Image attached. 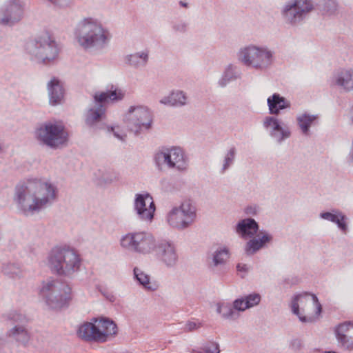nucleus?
<instances>
[{"label":"nucleus","instance_id":"f257e3e1","mask_svg":"<svg viewBox=\"0 0 353 353\" xmlns=\"http://www.w3.org/2000/svg\"><path fill=\"white\" fill-rule=\"evenodd\" d=\"M58 190L52 183L40 179H32L15 188L14 201L26 216L39 213L57 199Z\"/></svg>","mask_w":353,"mask_h":353},{"label":"nucleus","instance_id":"f03ea898","mask_svg":"<svg viewBox=\"0 0 353 353\" xmlns=\"http://www.w3.org/2000/svg\"><path fill=\"white\" fill-rule=\"evenodd\" d=\"M48 263L57 274L72 277L80 270L81 259L74 248L66 245L56 246L49 252Z\"/></svg>","mask_w":353,"mask_h":353},{"label":"nucleus","instance_id":"7ed1b4c3","mask_svg":"<svg viewBox=\"0 0 353 353\" xmlns=\"http://www.w3.org/2000/svg\"><path fill=\"white\" fill-rule=\"evenodd\" d=\"M75 36L84 49H101L106 46L110 37L108 30L98 20L90 17L85 18L78 23Z\"/></svg>","mask_w":353,"mask_h":353},{"label":"nucleus","instance_id":"20e7f679","mask_svg":"<svg viewBox=\"0 0 353 353\" xmlns=\"http://www.w3.org/2000/svg\"><path fill=\"white\" fill-rule=\"evenodd\" d=\"M259 228V224L251 218L239 221L235 227V231L240 237L244 239H251L245 245V252L248 256L253 255L265 248L273 239L272 235L267 232H261L257 237H254Z\"/></svg>","mask_w":353,"mask_h":353},{"label":"nucleus","instance_id":"39448f33","mask_svg":"<svg viewBox=\"0 0 353 353\" xmlns=\"http://www.w3.org/2000/svg\"><path fill=\"white\" fill-rule=\"evenodd\" d=\"M40 294L46 304L54 310L61 309L67 305L72 298L70 286L58 279L43 282Z\"/></svg>","mask_w":353,"mask_h":353},{"label":"nucleus","instance_id":"423d86ee","mask_svg":"<svg viewBox=\"0 0 353 353\" xmlns=\"http://www.w3.org/2000/svg\"><path fill=\"white\" fill-rule=\"evenodd\" d=\"M291 308L292 312L304 323L315 321L322 312V306L317 296L309 292L295 295L292 301Z\"/></svg>","mask_w":353,"mask_h":353},{"label":"nucleus","instance_id":"0eeeda50","mask_svg":"<svg viewBox=\"0 0 353 353\" xmlns=\"http://www.w3.org/2000/svg\"><path fill=\"white\" fill-rule=\"evenodd\" d=\"M117 332L116 324L108 319H95L94 323H85L78 330V336L88 341L105 342L110 336Z\"/></svg>","mask_w":353,"mask_h":353},{"label":"nucleus","instance_id":"6e6552de","mask_svg":"<svg viewBox=\"0 0 353 353\" xmlns=\"http://www.w3.org/2000/svg\"><path fill=\"white\" fill-rule=\"evenodd\" d=\"M123 121L129 130L132 132L152 130L153 114L145 105H132L125 113Z\"/></svg>","mask_w":353,"mask_h":353},{"label":"nucleus","instance_id":"1a4fd4ad","mask_svg":"<svg viewBox=\"0 0 353 353\" xmlns=\"http://www.w3.org/2000/svg\"><path fill=\"white\" fill-rule=\"evenodd\" d=\"M26 50L39 61L45 64L54 61L59 54L56 42L47 34L28 42Z\"/></svg>","mask_w":353,"mask_h":353},{"label":"nucleus","instance_id":"9d476101","mask_svg":"<svg viewBox=\"0 0 353 353\" xmlns=\"http://www.w3.org/2000/svg\"><path fill=\"white\" fill-rule=\"evenodd\" d=\"M239 59L247 66L264 70L272 63L273 53L266 47L251 45L240 50Z\"/></svg>","mask_w":353,"mask_h":353},{"label":"nucleus","instance_id":"9b49d317","mask_svg":"<svg viewBox=\"0 0 353 353\" xmlns=\"http://www.w3.org/2000/svg\"><path fill=\"white\" fill-rule=\"evenodd\" d=\"M157 241L154 236L147 232H130L121 239V245L130 251L149 254L157 247Z\"/></svg>","mask_w":353,"mask_h":353},{"label":"nucleus","instance_id":"f8f14e48","mask_svg":"<svg viewBox=\"0 0 353 353\" xmlns=\"http://www.w3.org/2000/svg\"><path fill=\"white\" fill-rule=\"evenodd\" d=\"M122 98L123 94L117 90L95 92L94 94V102L100 104L97 108H92L88 110L85 118L86 125L92 126L103 119L105 111L103 103L121 100Z\"/></svg>","mask_w":353,"mask_h":353},{"label":"nucleus","instance_id":"ddd939ff","mask_svg":"<svg viewBox=\"0 0 353 353\" xmlns=\"http://www.w3.org/2000/svg\"><path fill=\"white\" fill-rule=\"evenodd\" d=\"M154 161L159 169L163 166H167L168 168L184 171L188 168L183 151L180 148L166 149L157 152L154 155Z\"/></svg>","mask_w":353,"mask_h":353},{"label":"nucleus","instance_id":"4468645a","mask_svg":"<svg viewBox=\"0 0 353 353\" xmlns=\"http://www.w3.org/2000/svg\"><path fill=\"white\" fill-rule=\"evenodd\" d=\"M195 216V208L190 202L185 201L170 211L167 221L172 228L185 229L193 223Z\"/></svg>","mask_w":353,"mask_h":353},{"label":"nucleus","instance_id":"2eb2a0df","mask_svg":"<svg viewBox=\"0 0 353 353\" xmlns=\"http://www.w3.org/2000/svg\"><path fill=\"white\" fill-rule=\"evenodd\" d=\"M312 10L313 5L310 1L294 0L285 4L282 13L288 23L296 25L303 21Z\"/></svg>","mask_w":353,"mask_h":353},{"label":"nucleus","instance_id":"dca6fc26","mask_svg":"<svg viewBox=\"0 0 353 353\" xmlns=\"http://www.w3.org/2000/svg\"><path fill=\"white\" fill-rule=\"evenodd\" d=\"M23 16V6L21 0H8L0 10V24L12 26Z\"/></svg>","mask_w":353,"mask_h":353},{"label":"nucleus","instance_id":"f3484780","mask_svg":"<svg viewBox=\"0 0 353 353\" xmlns=\"http://www.w3.org/2000/svg\"><path fill=\"white\" fill-rule=\"evenodd\" d=\"M134 209L139 219L150 221L155 211L152 197L148 193L136 194Z\"/></svg>","mask_w":353,"mask_h":353},{"label":"nucleus","instance_id":"a211bd4d","mask_svg":"<svg viewBox=\"0 0 353 353\" xmlns=\"http://www.w3.org/2000/svg\"><path fill=\"white\" fill-rule=\"evenodd\" d=\"M160 260L168 267L174 266L178 261V254L174 245L169 241H159L155 248Z\"/></svg>","mask_w":353,"mask_h":353},{"label":"nucleus","instance_id":"6ab92c4d","mask_svg":"<svg viewBox=\"0 0 353 353\" xmlns=\"http://www.w3.org/2000/svg\"><path fill=\"white\" fill-rule=\"evenodd\" d=\"M335 335L343 349L353 351V323L344 322L339 324L335 328Z\"/></svg>","mask_w":353,"mask_h":353},{"label":"nucleus","instance_id":"aec40b11","mask_svg":"<svg viewBox=\"0 0 353 353\" xmlns=\"http://www.w3.org/2000/svg\"><path fill=\"white\" fill-rule=\"evenodd\" d=\"M69 134H37V140L40 145L52 149L67 145Z\"/></svg>","mask_w":353,"mask_h":353},{"label":"nucleus","instance_id":"412c9836","mask_svg":"<svg viewBox=\"0 0 353 353\" xmlns=\"http://www.w3.org/2000/svg\"><path fill=\"white\" fill-rule=\"evenodd\" d=\"M50 103L56 105L61 103L64 97V90L60 81L54 77L48 83Z\"/></svg>","mask_w":353,"mask_h":353},{"label":"nucleus","instance_id":"4be33fe9","mask_svg":"<svg viewBox=\"0 0 353 353\" xmlns=\"http://www.w3.org/2000/svg\"><path fill=\"white\" fill-rule=\"evenodd\" d=\"M320 217L336 223L341 230L346 233L347 230L346 221L347 219L339 210L334 209L331 212H322L320 214Z\"/></svg>","mask_w":353,"mask_h":353},{"label":"nucleus","instance_id":"5701e85b","mask_svg":"<svg viewBox=\"0 0 353 353\" xmlns=\"http://www.w3.org/2000/svg\"><path fill=\"white\" fill-rule=\"evenodd\" d=\"M261 301L259 294H250L244 298L238 299L234 301V307L239 311H244L248 308L257 305Z\"/></svg>","mask_w":353,"mask_h":353},{"label":"nucleus","instance_id":"b1692460","mask_svg":"<svg viewBox=\"0 0 353 353\" xmlns=\"http://www.w3.org/2000/svg\"><path fill=\"white\" fill-rule=\"evenodd\" d=\"M268 105L270 112L273 114H278L281 110L290 106V103L288 101L276 93L268 99Z\"/></svg>","mask_w":353,"mask_h":353},{"label":"nucleus","instance_id":"393cba45","mask_svg":"<svg viewBox=\"0 0 353 353\" xmlns=\"http://www.w3.org/2000/svg\"><path fill=\"white\" fill-rule=\"evenodd\" d=\"M336 84L347 91L353 90V70H344L335 77Z\"/></svg>","mask_w":353,"mask_h":353},{"label":"nucleus","instance_id":"a878e982","mask_svg":"<svg viewBox=\"0 0 353 353\" xmlns=\"http://www.w3.org/2000/svg\"><path fill=\"white\" fill-rule=\"evenodd\" d=\"M187 97L182 91L171 92L160 100V103L170 106H182L186 104Z\"/></svg>","mask_w":353,"mask_h":353},{"label":"nucleus","instance_id":"bb28decb","mask_svg":"<svg viewBox=\"0 0 353 353\" xmlns=\"http://www.w3.org/2000/svg\"><path fill=\"white\" fill-rule=\"evenodd\" d=\"M134 276L137 281L147 290L154 291L157 285L150 281V276L139 268H134Z\"/></svg>","mask_w":353,"mask_h":353},{"label":"nucleus","instance_id":"cd10ccee","mask_svg":"<svg viewBox=\"0 0 353 353\" xmlns=\"http://www.w3.org/2000/svg\"><path fill=\"white\" fill-rule=\"evenodd\" d=\"M298 125L303 132H307L310 127L315 126L319 123V116L303 113L296 118Z\"/></svg>","mask_w":353,"mask_h":353},{"label":"nucleus","instance_id":"c85d7f7f","mask_svg":"<svg viewBox=\"0 0 353 353\" xmlns=\"http://www.w3.org/2000/svg\"><path fill=\"white\" fill-rule=\"evenodd\" d=\"M8 336L22 344H26L30 339L29 334L23 325H15L8 332Z\"/></svg>","mask_w":353,"mask_h":353},{"label":"nucleus","instance_id":"c756f323","mask_svg":"<svg viewBox=\"0 0 353 353\" xmlns=\"http://www.w3.org/2000/svg\"><path fill=\"white\" fill-rule=\"evenodd\" d=\"M216 312L225 319L234 320L239 316V311L228 303H218Z\"/></svg>","mask_w":353,"mask_h":353},{"label":"nucleus","instance_id":"7c9ffc66","mask_svg":"<svg viewBox=\"0 0 353 353\" xmlns=\"http://www.w3.org/2000/svg\"><path fill=\"white\" fill-rule=\"evenodd\" d=\"M148 58L149 50H145L127 56L126 59L130 65L139 67L145 65L148 61Z\"/></svg>","mask_w":353,"mask_h":353},{"label":"nucleus","instance_id":"2f4dec72","mask_svg":"<svg viewBox=\"0 0 353 353\" xmlns=\"http://www.w3.org/2000/svg\"><path fill=\"white\" fill-rule=\"evenodd\" d=\"M65 125L61 121H55L54 122H47L41 124L37 128L36 132H63L65 130Z\"/></svg>","mask_w":353,"mask_h":353},{"label":"nucleus","instance_id":"473e14b6","mask_svg":"<svg viewBox=\"0 0 353 353\" xmlns=\"http://www.w3.org/2000/svg\"><path fill=\"white\" fill-rule=\"evenodd\" d=\"M229 257V250L225 247L219 248L213 252L210 265L213 266L224 265Z\"/></svg>","mask_w":353,"mask_h":353},{"label":"nucleus","instance_id":"72a5a7b5","mask_svg":"<svg viewBox=\"0 0 353 353\" xmlns=\"http://www.w3.org/2000/svg\"><path fill=\"white\" fill-rule=\"evenodd\" d=\"M240 77H241V74H240L239 71L238 70L237 68L232 65H229L226 68V69L223 74L222 78L219 80V84L221 87H224L230 81L237 79L240 78Z\"/></svg>","mask_w":353,"mask_h":353},{"label":"nucleus","instance_id":"f704fd0d","mask_svg":"<svg viewBox=\"0 0 353 353\" xmlns=\"http://www.w3.org/2000/svg\"><path fill=\"white\" fill-rule=\"evenodd\" d=\"M263 125L266 130L278 132H287L286 130L282 127L279 121L271 117H265L263 121Z\"/></svg>","mask_w":353,"mask_h":353},{"label":"nucleus","instance_id":"c9c22d12","mask_svg":"<svg viewBox=\"0 0 353 353\" xmlns=\"http://www.w3.org/2000/svg\"><path fill=\"white\" fill-rule=\"evenodd\" d=\"M4 319L11 323L17 325H23L27 322L26 317L16 310H12L4 315Z\"/></svg>","mask_w":353,"mask_h":353},{"label":"nucleus","instance_id":"e433bc0d","mask_svg":"<svg viewBox=\"0 0 353 353\" xmlns=\"http://www.w3.org/2000/svg\"><path fill=\"white\" fill-rule=\"evenodd\" d=\"M319 6L323 14L331 15L335 13L337 9V3L334 0H321Z\"/></svg>","mask_w":353,"mask_h":353},{"label":"nucleus","instance_id":"4c0bfd02","mask_svg":"<svg viewBox=\"0 0 353 353\" xmlns=\"http://www.w3.org/2000/svg\"><path fill=\"white\" fill-rule=\"evenodd\" d=\"M194 353H219V345L215 342H209L197 350H193Z\"/></svg>","mask_w":353,"mask_h":353},{"label":"nucleus","instance_id":"58836bf2","mask_svg":"<svg viewBox=\"0 0 353 353\" xmlns=\"http://www.w3.org/2000/svg\"><path fill=\"white\" fill-rule=\"evenodd\" d=\"M236 154L234 148H231L225 154L223 160V164L221 169V173H224L230 166L233 163Z\"/></svg>","mask_w":353,"mask_h":353},{"label":"nucleus","instance_id":"ea45409f","mask_svg":"<svg viewBox=\"0 0 353 353\" xmlns=\"http://www.w3.org/2000/svg\"><path fill=\"white\" fill-rule=\"evenodd\" d=\"M119 174L114 171H108L101 176V181L104 184H110L113 182L119 181Z\"/></svg>","mask_w":353,"mask_h":353},{"label":"nucleus","instance_id":"a19ab883","mask_svg":"<svg viewBox=\"0 0 353 353\" xmlns=\"http://www.w3.org/2000/svg\"><path fill=\"white\" fill-rule=\"evenodd\" d=\"M187 24L184 22H179L174 25L173 28L175 31L185 32L187 30Z\"/></svg>","mask_w":353,"mask_h":353},{"label":"nucleus","instance_id":"79ce46f5","mask_svg":"<svg viewBox=\"0 0 353 353\" xmlns=\"http://www.w3.org/2000/svg\"><path fill=\"white\" fill-rule=\"evenodd\" d=\"M200 327V324H197L195 322H188L185 327V330L186 332H192L197 328Z\"/></svg>","mask_w":353,"mask_h":353},{"label":"nucleus","instance_id":"37998d69","mask_svg":"<svg viewBox=\"0 0 353 353\" xmlns=\"http://www.w3.org/2000/svg\"><path fill=\"white\" fill-rule=\"evenodd\" d=\"M278 143L289 137L290 134H271Z\"/></svg>","mask_w":353,"mask_h":353},{"label":"nucleus","instance_id":"c03bdc74","mask_svg":"<svg viewBox=\"0 0 353 353\" xmlns=\"http://www.w3.org/2000/svg\"><path fill=\"white\" fill-rule=\"evenodd\" d=\"M238 271H248V268L245 264H238L236 266Z\"/></svg>","mask_w":353,"mask_h":353},{"label":"nucleus","instance_id":"a18cd8bd","mask_svg":"<svg viewBox=\"0 0 353 353\" xmlns=\"http://www.w3.org/2000/svg\"><path fill=\"white\" fill-rule=\"evenodd\" d=\"M114 137L121 140V141H124L126 138V134H113Z\"/></svg>","mask_w":353,"mask_h":353},{"label":"nucleus","instance_id":"49530a36","mask_svg":"<svg viewBox=\"0 0 353 353\" xmlns=\"http://www.w3.org/2000/svg\"><path fill=\"white\" fill-rule=\"evenodd\" d=\"M21 274V272L19 269H17V271L11 272V274H12V277L20 276Z\"/></svg>","mask_w":353,"mask_h":353},{"label":"nucleus","instance_id":"de8ad7c7","mask_svg":"<svg viewBox=\"0 0 353 353\" xmlns=\"http://www.w3.org/2000/svg\"><path fill=\"white\" fill-rule=\"evenodd\" d=\"M179 4H180L181 6H183V7H185V8H187V7H188V3H185V2H183V1H181L179 2Z\"/></svg>","mask_w":353,"mask_h":353},{"label":"nucleus","instance_id":"09e8293b","mask_svg":"<svg viewBox=\"0 0 353 353\" xmlns=\"http://www.w3.org/2000/svg\"><path fill=\"white\" fill-rule=\"evenodd\" d=\"M114 128L113 126L108 127V130L114 131Z\"/></svg>","mask_w":353,"mask_h":353},{"label":"nucleus","instance_id":"8fccbe9b","mask_svg":"<svg viewBox=\"0 0 353 353\" xmlns=\"http://www.w3.org/2000/svg\"><path fill=\"white\" fill-rule=\"evenodd\" d=\"M15 268V266H14V265H12L10 266V268H12H12Z\"/></svg>","mask_w":353,"mask_h":353}]
</instances>
